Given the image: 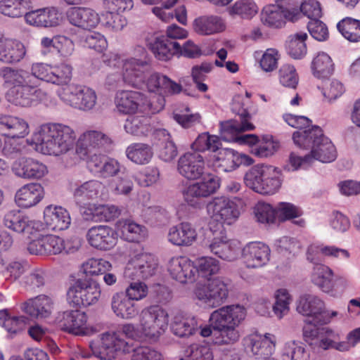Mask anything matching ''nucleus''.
<instances>
[{
    "label": "nucleus",
    "mask_w": 360,
    "mask_h": 360,
    "mask_svg": "<svg viewBox=\"0 0 360 360\" xmlns=\"http://www.w3.org/2000/svg\"><path fill=\"white\" fill-rule=\"evenodd\" d=\"M144 336L143 330L132 324H124L116 332L101 335L98 345H91L94 354L101 360H112L118 352L130 353L136 347L131 341H139Z\"/></svg>",
    "instance_id": "obj_1"
},
{
    "label": "nucleus",
    "mask_w": 360,
    "mask_h": 360,
    "mask_svg": "<svg viewBox=\"0 0 360 360\" xmlns=\"http://www.w3.org/2000/svg\"><path fill=\"white\" fill-rule=\"evenodd\" d=\"M34 140L43 153L58 156L73 148L75 134L68 126L49 123L41 125Z\"/></svg>",
    "instance_id": "obj_2"
},
{
    "label": "nucleus",
    "mask_w": 360,
    "mask_h": 360,
    "mask_svg": "<svg viewBox=\"0 0 360 360\" xmlns=\"http://www.w3.org/2000/svg\"><path fill=\"white\" fill-rule=\"evenodd\" d=\"M245 309L240 305L221 307L213 311L210 317L211 326L216 334L217 344H233L239 340L236 327L245 319Z\"/></svg>",
    "instance_id": "obj_3"
},
{
    "label": "nucleus",
    "mask_w": 360,
    "mask_h": 360,
    "mask_svg": "<svg viewBox=\"0 0 360 360\" xmlns=\"http://www.w3.org/2000/svg\"><path fill=\"white\" fill-rule=\"evenodd\" d=\"M230 281L227 278L217 277L208 278L207 283L198 285L194 290L195 297L211 308L221 305L229 295Z\"/></svg>",
    "instance_id": "obj_4"
},
{
    "label": "nucleus",
    "mask_w": 360,
    "mask_h": 360,
    "mask_svg": "<svg viewBox=\"0 0 360 360\" xmlns=\"http://www.w3.org/2000/svg\"><path fill=\"white\" fill-rule=\"evenodd\" d=\"M101 295L98 282L92 278H79L70 287L67 295L76 306L89 307L98 302Z\"/></svg>",
    "instance_id": "obj_5"
},
{
    "label": "nucleus",
    "mask_w": 360,
    "mask_h": 360,
    "mask_svg": "<svg viewBox=\"0 0 360 360\" xmlns=\"http://www.w3.org/2000/svg\"><path fill=\"white\" fill-rule=\"evenodd\" d=\"M32 82L11 88L7 94L8 100L15 105L25 108L47 100V93Z\"/></svg>",
    "instance_id": "obj_6"
},
{
    "label": "nucleus",
    "mask_w": 360,
    "mask_h": 360,
    "mask_svg": "<svg viewBox=\"0 0 360 360\" xmlns=\"http://www.w3.org/2000/svg\"><path fill=\"white\" fill-rule=\"evenodd\" d=\"M167 325V312L159 306H151L142 311L141 326L145 337L159 336Z\"/></svg>",
    "instance_id": "obj_7"
},
{
    "label": "nucleus",
    "mask_w": 360,
    "mask_h": 360,
    "mask_svg": "<svg viewBox=\"0 0 360 360\" xmlns=\"http://www.w3.org/2000/svg\"><path fill=\"white\" fill-rule=\"evenodd\" d=\"M233 105V112L236 114L233 119L220 122V133L222 139L226 141H235L238 133L251 131L255 129L250 122L251 115L247 109L237 110Z\"/></svg>",
    "instance_id": "obj_8"
},
{
    "label": "nucleus",
    "mask_w": 360,
    "mask_h": 360,
    "mask_svg": "<svg viewBox=\"0 0 360 360\" xmlns=\"http://www.w3.org/2000/svg\"><path fill=\"white\" fill-rule=\"evenodd\" d=\"M296 309L299 314L311 318L309 323L323 325L330 322V317H328L325 310L324 302L316 295L304 294L300 296Z\"/></svg>",
    "instance_id": "obj_9"
},
{
    "label": "nucleus",
    "mask_w": 360,
    "mask_h": 360,
    "mask_svg": "<svg viewBox=\"0 0 360 360\" xmlns=\"http://www.w3.org/2000/svg\"><path fill=\"white\" fill-rule=\"evenodd\" d=\"M157 262L153 255L143 252L135 255L128 262L124 277L129 280L147 279L154 275Z\"/></svg>",
    "instance_id": "obj_10"
},
{
    "label": "nucleus",
    "mask_w": 360,
    "mask_h": 360,
    "mask_svg": "<svg viewBox=\"0 0 360 360\" xmlns=\"http://www.w3.org/2000/svg\"><path fill=\"white\" fill-rule=\"evenodd\" d=\"M211 217L221 224H233L239 217L238 206L229 198L221 196L213 198L207 205Z\"/></svg>",
    "instance_id": "obj_11"
},
{
    "label": "nucleus",
    "mask_w": 360,
    "mask_h": 360,
    "mask_svg": "<svg viewBox=\"0 0 360 360\" xmlns=\"http://www.w3.org/2000/svg\"><path fill=\"white\" fill-rule=\"evenodd\" d=\"M150 68L149 60L146 58H129L123 65V80L129 85L141 89L145 86V81Z\"/></svg>",
    "instance_id": "obj_12"
},
{
    "label": "nucleus",
    "mask_w": 360,
    "mask_h": 360,
    "mask_svg": "<svg viewBox=\"0 0 360 360\" xmlns=\"http://www.w3.org/2000/svg\"><path fill=\"white\" fill-rule=\"evenodd\" d=\"M219 188V180L213 174H208L197 183L188 186L184 191V200L191 206L197 204L201 198H207Z\"/></svg>",
    "instance_id": "obj_13"
},
{
    "label": "nucleus",
    "mask_w": 360,
    "mask_h": 360,
    "mask_svg": "<svg viewBox=\"0 0 360 360\" xmlns=\"http://www.w3.org/2000/svg\"><path fill=\"white\" fill-rule=\"evenodd\" d=\"M111 143V139L103 132L96 130L88 131L79 139L76 153L79 158H86L94 151L104 150Z\"/></svg>",
    "instance_id": "obj_14"
},
{
    "label": "nucleus",
    "mask_w": 360,
    "mask_h": 360,
    "mask_svg": "<svg viewBox=\"0 0 360 360\" xmlns=\"http://www.w3.org/2000/svg\"><path fill=\"white\" fill-rule=\"evenodd\" d=\"M299 13L295 11L285 9L278 4H269L262 9L260 18L262 22L269 27L280 28L285 23V20L295 21Z\"/></svg>",
    "instance_id": "obj_15"
},
{
    "label": "nucleus",
    "mask_w": 360,
    "mask_h": 360,
    "mask_svg": "<svg viewBox=\"0 0 360 360\" xmlns=\"http://www.w3.org/2000/svg\"><path fill=\"white\" fill-rule=\"evenodd\" d=\"M56 323L61 330L75 335L84 334L87 316L80 310H68L58 313Z\"/></svg>",
    "instance_id": "obj_16"
},
{
    "label": "nucleus",
    "mask_w": 360,
    "mask_h": 360,
    "mask_svg": "<svg viewBox=\"0 0 360 360\" xmlns=\"http://www.w3.org/2000/svg\"><path fill=\"white\" fill-rule=\"evenodd\" d=\"M276 338L266 333L264 337L251 335L244 339V345L248 352H251L256 359H262L271 356L275 349Z\"/></svg>",
    "instance_id": "obj_17"
},
{
    "label": "nucleus",
    "mask_w": 360,
    "mask_h": 360,
    "mask_svg": "<svg viewBox=\"0 0 360 360\" xmlns=\"http://www.w3.org/2000/svg\"><path fill=\"white\" fill-rule=\"evenodd\" d=\"M89 243L97 249L107 250L112 248L117 243L116 231L108 226H94L86 233Z\"/></svg>",
    "instance_id": "obj_18"
},
{
    "label": "nucleus",
    "mask_w": 360,
    "mask_h": 360,
    "mask_svg": "<svg viewBox=\"0 0 360 360\" xmlns=\"http://www.w3.org/2000/svg\"><path fill=\"white\" fill-rule=\"evenodd\" d=\"M177 169L187 179H198L204 173L203 157L198 153H186L179 159Z\"/></svg>",
    "instance_id": "obj_19"
},
{
    "label": "nucleus",
    "mask_w": 360,
    "mask_h": 360,
    "mask_svg": "<svg viewBox=\"0 0 360 360\" xmlns=\"http://www.w3.org/2000/svg\"><path fill=\"white\" fill-rule=\"evenodd\" d=\"M25 18L28 24L40 27H56L62 21L61 13L55 7H46L27 12Z\"/></svg>",
    "instance_id": "obj_20"
},
{
    "label": "nucleus",
    "mask_w": 360,
    "mask_h": 360,
    "mask_svg": "<svg viewBox=\"0 0 360 360\" xmlns=\"http://www.w3.org/2000/svg\"><path fill=\"white\" fill-rule=\"evenodd\" d=\"M168 271L171 276L181 283H193L197 274L196 266L186 257L172 258Z\"/></svg>",
    "instance_id": "obj_21"
},
{
    "label": "nucleus",
    "mask_w": 360,
    "mask_h": 360,
    "mask_svg": "<svg viewBox=\"0 0 360 360\" xmlns=\"http://www.w3.org/2000/svg\"><path fill=\"white\" fill-rule=\"evenodd\" d=\"M316 325L309 323L303 328L304 340L314 349H327L330 348L331 338L334 337L335 333L328 328H319Z\"/></svg>",
    "instance_id": "obj_22"
},
{
    "label": "nucleus",
    "mask_w": 360,
    "mask_h": 360,
    "mask_svg": "<svg viewBox=\"0 0 360 360\" xmlns=\"http://www.w3.org/2000/svg\"><path fill=\"white\" fill-rule=\"evenodd\" d=\"M144 95L136 91H120L116 94L115 103L117 110L123 114L141 112Z\"/></svg>",
    "instance_id": "obj_23"
},
{
    "label": "nucleus",
    "mask_w": 360,
    "mask_h": 360,
    "mask_svg": "<svg viewBox=\"0 0 360 360\" xmlns=\"http://www.w3.org/2000/svg\"><path fill=\"white\" fill-rule=\"evenodd\" d=\"M243 256L248 268H259L269 260L270 249L262 243H250L243 249Z\"/></svg>",
    "instance_id": "obj_24"
},
{
    "label": "nucleus",
    "mask_w": 360,
    "mask_h": 360,
    "mask_svg": "<svg viewBox=\"0 0 360 360\" xmlns=\"http://www.w3.org/2000/svg\"><path fill=\"white\" fill-rule=\"evenodd\" d=\"M66 15L71 25L84 30L94 28L100 21L98 15L89 8H70L67 11Z\"/></svg>",
    "instance_id": "obj_25"
},
{
    "label": "nucleus",
    "mask_w": 360,
    "mask_h": 360,
    "mask_svg": "<svg viewBox=\"0 0 360 360\" xmlns=\"http://www.w3.org/2000/svg\"><path fill=\"white\" fill-rule=\"evenodd\" d=\"M147 46L155 57L160 60L167 61L180 51V44L165 36L155 37L148 41Z\"/></svg>",
    "instance_id": "obj_26"
},
{
    "label": "nucleus",
    "mask_w": 360,
    "mask_h": 360,
    "mask_svg": "<svg viewBox=\"0 0 360 360\" xmlns=\"http://www.w3.org/2000/svg\"><path fill=\"white\" fill-rule=\"evenodd\" d=\"M25 53V48L22 43L10 40L0 32L1 62L6 64L18 63L24 58Z\"/></svg>",
    "instance_id": "obj_27"
},
{
    "label": "nucleus",
    "mask_w": 360,
    "mask_h": 360,
    "mask_svg": "<svg viewBox=\"0 0 360 360\" xmlns=\"http://www.w3.org/2000/svg\"><path fill=\"white\" fill-rule=\"evenodd\" d=\"M44 219L47 227L53 231L67 229L71 223L70 214L60 206H47L44 211Z\"/></svg>",
    "instance_id": "obj_28"
},
{
    "label": "nucleus",
    "mask_w": 360,
    "mask_h": 360,
    "mask_svg": "<svg viewBox=\"0 0 360 360\" xmlns=\"http://www.w3.org/2000/svg\"><path fill=\"white\" fill-rule=\"evenodd\" d=\"M15 174L24 179H39L46 173L45 165L32 158H22L13 167Z\"/></svg>",
    "instance_id": "obj_29"
},
{
    "label": "nucleus",
    "mask_w": 360,
    "mask_h": 360,
    "mask_svg": "<svg viewBox=\"0 0 360 360\" xmlns=\"http://www.w3.org/2000/svg\"><path fill=\"white\" fill-rule=\"evenodd\" d=\"M0 133L12 139L23 138L29 133V126L21 118L0 115Z\"/></svg>",
    "instance_id": "obj_30"
},
{
    "label": "nucleus",
    "mask_w": 360,
    "mask_h": 360,
    "mask_svg": "<svg viewBox=\"0 0 360 360\" xmlns=\"http://www.w3.org/2000/svg\"><path fill=\"white\" fill-rule=\"evenodd\" d=\"M197 238V233L188 222H182L171 227L168 233V240L177 246H190Z\"/></svg>",
    "instance_id": "obj_31"
},
{
    "label": "nucleus",
    "mask_w": 360,
    "mask_h": 360,
    "mask_svg": "<svg viewBox=\"0 0 360 360\" xmlns=\"http://www.w3.org/2000/svg\"><path fill=\"white\" fill-rule=\"evenodd\" d=\"M209 249L211 252L224 260L233 261L238 258L241 246L238 240L214 238L210 244Z\"/></svg>",
    "instance_id": "obj_32"
},
{
    "label": "nucleus",
    "mask_w": 360,
    "mask_h": 360,
    "mask_svg": "<svg viewBox=\"0 0 360 360\" xmlns=\"http://www.w3.org/2000/svg\"><path fill=\"white\" fill-rule=\"evenodd\" d=\"M44 197V189L39 184H28L20 188L16 193L15 200L22 208L37 205Z\"/></svg>",
    "instance_id": "obj_33"
},
{
    "label": "nucleus",
    "mask_w": 360,
    "mask_h": 360,
    "mask_svg": "<svg viewBox=\"0 0 360 360\" xmlns=\"http://www.w3.org/2000/svg\"><path fill=\"white\" fill-rule=\"evenodd\" d=\"M275 298L276 301L273 305L269 301H264L262 303L257 304V312L264 316L268 314L269 309L272 307L275 315L278 319L283 318L289 311L290 297L286 290L280 289L276 291Z\"/></svg>",
    "instance_id": "obj_34"
},
{
    "label": "nucleus",
    "mask_w": 360,
    "mask_h": 360,
    "mask_svg": "<svg viewBox=\"0 0 360 360\" xmlns=\"http://www.w3.org/2000/svg\"><path fill=\"white\" fill-rule=\"evenodd\" d=\"M101 188V182L96 180L76 183L72 186L74 199L77 205L84 206L89 200L97 198Z\"/></svg>",
    "instance_id": "obj_35"
},
{
    "label": "nucleus",
    "mask_w": 360,
    "mask_h": 360,
    "mask_svg": "<svg viewBox=\"0 0 360 360\" xmlns=\"http://www.w3.org/2000/svg\"><path fill=\"white\" fill-rule=\"evenodd\" d=\"M53 302L51 300L41 295L34 299H30L22 304V309L35 318H46L51 314Z\"/></svg>",
    "instance_id": "obj_36"
},
{
    "label": "nucleus",
    "mask_w": 360,
    "mask_h": 360,
    "mask_svg": "<svg viewBox=\"0 0 360 360\" xmlns=\"http://www.w3.org/2000/svg\"><path fill=\"white\" fill-rule=\"evenodd\" d=\"M195 32L200 35H211L221 32L225 30V24L222 18L217 15H202L193 22Z\"/></svg>",
    "instance_id": "obj_37"
},
{
    "label": "nucleus",
    "mask_w": 360,
    "mask_h": 360,
    "mask_svg": "<svg viewBox=\"0 0 360 360\" xmlns=\"http://www.w3.org/2000/svg\"><path fill=\"white\" fill-rule=\"evenodd\" d=\"M323 136L322 129L319 126L314 125L307 129L295 131L292 139L299 148L312 150Z\"/></svg>",
    "instance_id": "obj_38"
},
{
    "label": "nucleus",
    "mask_w": 360,
    "mask_h": 360,
    "mask_svg": "<svg viewBox=\"0 0 360 360\" xmlns=\"http://www.w3.org/2000/svg\"><path fill=\"white\" fill-rule=\"evenodd\" d=\"M322 255L341 259H347L349 257L348 251L345 249L335 246L319 247L310 245L307 251V259L316 266L317 264H321Z\"/></svg>",
    "instance_id": "obj_39"
},
{
    "label": "nucleus",
    "mask_w": 360,
    "mask_h": 360,
    "mask_svg": "<svg viewBox=\"0 0 360 360\" xmlns=\"http://www.w3.org/2000/svg\"><path fill=\"white\" fill-rule=\"evenodd\" d=\"M111 306L115 314L123 319H131L138 314L134 301L123 292H117L112 296Z\"/></svg>",
    "instance_id": "obj_40"
},
{
    "label": "nucleus",
    "mask_w": 360,
    "mask_h": 360,
    "mask_svg": "<svg viewBox=\"0 0 360 360\" xmlns=\"http://www.w3.org/2000/svg\"><path fill=\"white\" fill-rule=\"evenodd\" d=\"M311 280L313 283L326 292H330L334 286L333 271L322 264H317L314 266Z\"/></svg>",
    "instance_id": "obj_41"
},
{
    "label": "nucleus",
    "mask_w": 360,
    "mask_h": 360,
    "mask_svg": "<svg viewBox=\"0 0 360 360\" xmlns=\"http://www.w3.org/2000/svg\"><path fill=\"white\" fill-rule=\"evenodd\" d=\"M309 155H311V161L316 160L324 163L331 162L337 158L334 145L325 136L322 137L318 144L314 146Z\"/></svg>",
    "instance_id": "obj_42"
},
{
    "label": "nucleus",
    "mask_w": 360,
    "mask_h": 360,
    "mask_svg": "<svg viewBox=\"0 0 360 360\" xmlns=\"http://www.w3.org/2000/svg\"><path fill=\"white\" fill-rule=\"evenodd\" d=\"M0 77L4 83L13 86H19L27 83H32L30 79L33 77L29 72L21 68L4 67L0 69Z\"/></svg>",
    "instance_id": "obj_43"
},
{
    "label": "nucleus",
    "mask_w": 360,
    "mask_h": 360,
    "mask_svg": "<svg viewBox=\"0 0 360 360\" xmlns=\"http://www.w3.org/2000/svg\"><path fill=\"white\" fill-rule=\"evenodd\" d=\"M127 157L138 165L148 164L153 156L152 147L146 143H132L127 148Z\"/></svg>",
    "instance_id": "obj_44"
},
{
    "label": "nucleus",
    "mask_w": 360,
    "mask_h": 360,
    "mask_svg": "<svg viewBox=\"0 0 360 360\" xmlns=\"http://www.w3.org/2000/svg\"><path fill=\"white\" fill-rule=\"evenodd\" d=\"M281 185L280 173L277 168L269 165L266 169L262 184L257 193L262 195H271L276 193Z\"/></svg>",
    "instance_id": "obj_45"
},
{
    "label": "nucleus",
    "mask_w": 360,
    "mask_h": 360,
    "mask_svg": "<svg viewBox=\"0 0 360 360\" xmlns=\"http://www.w3.org/2000/svg\"><path fill=\"white\" fill-rule=\"evenodd\" d=\"M313 75L319 79L329 77L333 72L334 64L330 57L326 53H319L311 63Z\"/></svg>",
    "instance_id": "obj_46"
},
{
    "label": "nucleus",
    "mask_w": 360,
    "mask_h": 360,
    "mask_svg": "<svg viewBox=\"0 0 360 360\" xmlns=\"http://www.w3.org/2000/svg\"><path fill=\"white\" fill-rule=\"evenodd\" d=\"M337 28L348 41L351 42L360 41V20L347 17L338 23Z\"/></svg>",
    "instance_id": "obj_47"
},
{
    "label": "nucleus",
    "mask_w": 360,
    "mask_h": 360,
    "mask_svg": "<svg viewBox=\"0 0 360 360\" xmlns=\"http://www.w3.org/2000/svg\"><path fill=\"white\" fill-rule=\"evenodd\" d=\"M218 150L214 165L219 169L224 172H231L238 167V153L229 148H220Z\"/></svg>",
    "instance_id": "obj_48"
},
{
    "label": "nucleus",
    "mask_w": 360,
    "mask_h": 360,
    "mask_svg": "<svg viewBox=\"0 0 360 360\" xmlns=\"http://www.w3.org/2000/svg\"><path fill=\"white\" fill-rule=\"evenodd\" d=\"M28 0L0 1V13L11 18H18L27 13Z\"/></svg>",
    "instance_id": "obj_49"
},
{
    "label": "nucleus",
    "mask_w": 360,
    "mask_h": 360,
    "mask_svg": "<svg viewBox=\"0 0 360 360\" xmlns=\"http://www.w3.org/2000/svg\"><path fill=\"white\" fill-rule=\"evenodd\" d=\"M221 146V141L218 136L210 135L207 132H204L198 136L195 141L192 143L191 148L195 151L216 152Z\"/></svg>",
    "instance_id": "obj_50"
},
{
    "label": "nucleus",
    "mask_w": 360,
    "mask_h": 360,
    "mask_svg": "<svg viewBox=\"0 0 360 360\" xmlns=\"http://www.w3.org/2000/svg\"><path fill=\"white\" fill-rule=\"evenodd\" d=\"M127 133L134 136H146L150 131L148 119L144 116H129L124 124Z\"/></svg>",
    "instance_id": "obj_51"
},
{
    "label": "nucleus",
    "mask_w": 360,
    "mask_h": 360,
    "mask_svg": "<svg viewBox=\"0 0 360 360\" xmlns=\"http://www.w3.org/2000/svg\"><path fill=\"white\" fill-rule=\"evenodd\" d=\"M307 34L304 32H297L290 37L288 41V53L295 59L301 58L307 53L305 41Z\"/></svg>",
    "instance_id": "obj_52"
},
{
    "label": "nucleus",
    "mask_w": 360,
    "mask_h": 360,
    "mask_svg": "<svg viewBox=\"0 0 360 360\" xmlns=\"http://www.w3.org/2000/svg\"><path fill=\"white\" fill-rule=\"evenodd\" d=\"M278 80L284 87L295 91L299 83V76L295 67L290 64L283 65L278 70Z\"/></svg>",
    "instance_id": "obj_53"
},
{
    "label": "nucleus",
    "mask_w": 360,
    "mask_h": 360,
    "mask_svg": "<svg viewBox=\"0 0 360 360\" xmlns=\"http://www.w3.org/2000/svg\"><path fill=\"white\" fill-rule=\"evenodd\" d=\"M309 352L302 343L290 341L285 343L283 350V360H309Z\"/></svg>",
    "instance_id": "obj_54"
},
{
    "label": "nucleus",
    "mask_w": 360,
    "mask_h": 360,
    "mask_svg": "<svg viewBox=\"0 0 360 360\" xmlns=\"http://www.w3.org/2000/svg\"><path fill=\"white\" fill-rule=\"evenodd\" d=\"M267 165H257L252 167L244 176V182L245 185L257 192L259 186L262 184L266 169L269 168Z\"/></svg>",
    "instance_id": "obj_55"
},
{
    "label": "nucleus",
    "mask_w": 360,
    "mask_h": 360,
    "mask_svg": "<svg viewBox=\"0 0 360 360\" xmlns=\"http://www.w3.org/2000/svg\"><path fill=\"white\" fill-rule=\"evenodd\" d=\"M3 222L6 227L18 233H22L28 228L26 218L17 210H12L6 213Z\"/></svg>",
    "instance_id": "obj_56"
},
{
    "label": "nucleus",
    "mask_w": 360,
    "mask_h": 360,
    "mask_svg": "<svg viewBox=\"0 0 360 360\" xmlns=\"http://www.w3.org/2000/svg\"><path fill=\"white\" fill-rule=\"evenodd\" d=\"M197 274L202 277L210 278L209 277L215 274L219 271V262L210 257H203L199 258L196 263Z\"/></svg>",
    "instance_id": "obj_57"
},
{
    "label": "nucleus",
    "mask_w": 360,
    "mask_h": 360,
    "mask_svg": "<svg viewBox=\"0 0 360 360\" xmlns=\"http://www.w3.org/2000/svg\"><path fill=\"white\" fill-rule=\"evenodd\" d=\"M51 72L52 68L48 64L36 63L32 65L31 72H29V75L33 77L30 79L31 82H33L34 84L39 87L40 81L51 82Z\"/></svg>",
    "instance_id": "obj_58"
},
{
    "label": "nucleus",
    "mask_w": 360,
    "mask_h": 360,
    "mask_svg": "<svg viewBox=\"0 0 360 360\" xmlns=\"http://www.w3.org/2000/svg\"><path fill=\"white\" fill-rule=\"evenodd\" d=\"M158 134L167 136L159 151L160 158L165 162L172 161L178 154L175 143L170 140L169 134L165 129L159 130Z\"/></svg>",
    "instance_id": "obj_59"
},
{
    "label": "nucleus",
    "mask_w": 360,
    "mask_h": 360,
    "mask_svg": "<svg viewBox=\"0 0 360 360\" xmlns=\"http://www.w3.org/2000/svg\"><path fill=\"white\" fill-rule=\"evenodd\" d=\"M254 214L260 223H274L276 218V208L270 204L259 202L254 207Z\"/></svg>",
    "instance_id": "obj_60"
},
{
    "label": "nucleus",
    "mask_w": 360,
    "mask_h": 360,
    "mask_svg": "<svg viewBox=\"0 0 360 360\" xmlns=\"http://www.w3.org/2000/svg\"><path fill=\"white\" fill-rule=\"evenodd\" d=\"M28 319L25 316H10L7 314L0 317V323L11 334H17L25 330Z\"/></svg>",
    "instance_id": "obj_61"
},
{
    "label": "nucleus",
    "mask_w": 360,
    "mask_h": 360,
    "mask_svg": "<svg viewBox=\"0 0 360 360\" xmlns=\"http://www.w3.org/2000/svg\"><path fill=\"white\" fill-rule=\"evenodd\" d=\"M111 264L103 259L91 258L82 264V269L86 275H99L110 270Z\"/></svg>",
    "instance_id": "obj_62"
},
{
    "label": "nucleus",
    "mask_w": 360,
    "mask_h": 360,
    "mask_svg": "<svg viewBox=\"0 0 360 360\" xmlns=\"http://www.w3.org/2000/svg\"><path fill=\"white\" fill-rule=\"evenodd\" d=\"M212 68L210 63H202L200 65H195L192 68L191 76L196 88L201 92L207 91V86L203 81L206 78V75L209 73Z\"/></svg>",
    "instance_id": "obj_63"
},
{
    "label": "nucleus",
    "mask_w": 360,
    "mask_h": 360,
    "mask_svg": "<svg viewBox=\"0 0 360 360\" xmlns=\"http://www.w3.org/2000/svg\"><path fill=\"white\" fill-rule=\"evenodd\" d=\"M72 67L65 63L52 68L51 83L58 85L68 84L72 78Z\"/></svg>",
    "instance_id": "obj_64"
}]
</instances>
